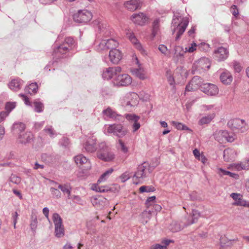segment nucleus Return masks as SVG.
<instances>
[{
	"label": "nucleus",
	"instance_id": "nucleus-7",
	"mask_svg": "<svg viewBox=\"0 0 249 249\" xmlns=\"http://www.w3.org/2000/svg\"><path fill=\"white\" fill-rule=\"evenodd\" d=\"M213 57L218 62L223 61L227 59L229 55L228 50L223 47H220L213 52Z\"/></svg>",
	"mask_w": 249,
	"mask_h": 249
},
{
	"label": "nucleus",
	"instance_id": "nucleus-62",
	"mask_svg": "<svg viewBox=\"0 0 249 249\" xmlns=\"http://www.w3.org/2000/svg\"><path fill=\"white\" fill-rule=\"evenodd\" d=\"M231 11L232 15L234 16H236L239 14L238 9L237 8V6L235 5H233L231 6Z\"/></svg>",
	"mask_w": 249,
	"mask_h": 249
},
{
	"label": "nucleus",
	"instance_id": "nucleus-19",
	"mask_svg": "<svg viewBox=\"0 0 249 249\" xmlns=\"http://www.w3.org/2000/svg\"><path fill=\"white\" fill-rule=\"evenodd\" d=\"M51 182L55 185V186L58 185V188L60 189L64 195H67V197L68 199H70L71 198V192L72 188L69 184H58L57 182L53 180H51Z\"/></svg>",
	"mask_w": 249,
	"mask_h": 249
},
{
	"label": "nucleus",
	"instance_id": "nucleus-38",
	"mask_svg": "<svg viewBox=\"0 0 249 249\" xmlns=\"http://www.w3.org/2000/svg\"><path fill=\"white\" fill-rule=\"evenodd\" d=\"M159 26H160V20L159 19H156L154 20L153 22L152 25V37H155L156 35L158 34V32L159 30Z\"/></svg>",
	"mask_w": 249,
	"mask_h": 249
},
{
	"label": "nucleus",
	"instance_id": "nucleus-18",
	"mask_svg": "<svg viewBox=\"0 0 249 249\" xmlns=\"http://www.w3.org/2000/svg\"><path fill=\"white\" fill-rule=\"evenodd\" d=\"M33 135L30 132L20 134L18 137V142L21 144H27L31 142L33 140Z\"/></svg>",
	"mask_w": 249,
	"mask_h": 249
},
{
	"label": "nucleus",
	"instance_id": "nucleus-58",
	"mask_svg": "<svg viewBox=\"0 0 249 249\" xmlns=\"http://www.w3.org/2000/svg\"><path fill=\"white\" fill-rule=\"evenodd\" d=\"M60 143L62 146L66 147L70 143L69 139L66 137H63L60 141Z\"/></svg>",
	"mask_w": 249,
	"mask_h": 249
},
{
	"label": "nucleus",
	"instance_id": "nucleus-63",
	"mask_svg": "<svg viewBox=\"0 0 249 249\" xmlns=\"http://www.w3.org/2000/svg\"><path fill=\"white\" fill-rule=\"evenodd\" d=\"M150 249H167V247L159 244H156L151 246Z\"/></svg>",
	"mask_w": 249,
	"mask_h": 249
},
{
	"label": "nucleus",
	"instance_id": "nucleus-60",
	"mask_svg": "<svg viewBox=\"0 0 249 249\" xmlns=\"http://www.w3.org/2000/svg\"><path fill=\"white\" fill-rule=\"evenodd\" d=\"M197 47L196 44L195 42H193L191 44V46L189 47L188 48H185V51H186V52L193 53L194 51L196 50V47Z\"/></svg>",
	"mask_w": 249,
	"mask_h": 249
},
{
	"label": "nucleus",
	"instance_id": "nucleus-4",
	"mask_svg": "<svg viewBox=\"0 0 249 249\" xmlns=\"http://www.w3.org/2000/svg\"><path fill=\"white\" fill-rule=\"evenodd\" d=\"M53 220L55 227V234L57 237H61L64 235V227L63 225L62 219L57 213H54Z\"/></svg>",
	"mask_w": 249,
	"mask_h": 249
},
{
	"label": "nucleus",
	"instance_id": "nucleus-3",
	"mask_svg": "<svg viewBox=\"0 0 249 249\" xmlns=\"http://www.w3.org/2000/svg\"><path fill=\"white\" fill-rule=\"evenodd\" d=\"M92 13L87 10H80L77 13L74 14L73 18L78 23H86L89 21L92 18Z\"/></svg>",
	"mask_w": 249,
	"mask_h": 249
},
{
	"label": "nucleus",
	"instance_id": "nucleus-14",
	"mask_svg": "<svg viewBox=\"0 0 249 249\" xmlns=\"http://www.w3.org/2000/svg\"><path fill=\"white\" fill-rule=\"evenodd\" d=\"M173 52V60L176 63L178 62L180 59L184 57V54L186 53V51H185L183 48L180 46H175Z\"/></svg>",
	"mask_w": 249,
	"mask_h": 249
},
{
	"label": "nucleus",
	"instance_id": "nucleus-64",
	"mask_svg": "<svg viewBox=\"0 0 249 249\" xmlns=\"http://www.w3.org/2000/svg\"><path fill=\"white\" fill-rule=\"evenodd\" d=\"M70 199H72L75 201V202L78 203L80 204H82V199L79 196H71Z\"/></svg>",
	"mask_w": 249,
	"mask_h": 249
},
{
	"label": "nucleus",
	"instance_id": "nucleus-59",
	"mask_svg": "<svg viewBox=\"0 0 249 249\" xmlns=\"http://www.w3.org/2000/svg\"><path fill=\"white\" fill-rule=\"evenodd\" d=\"M229 241L225 237H221L220 239V245L221 248H224L226 246H228L229 245L227 244Z\"/></svg>",
	"mask_w": 249,
	"mask_h": 249
},
{
	"label": "nucleus",
	"instance_id": "nucleus-25",
	"mask_svg": "<svg viewBox=\"0 0 249 249\" xmlns=\"http://www.w3.org/2000/svg\"><path fill=\"white\" fill-rule=\"evenodd\" d=\"M25 129V124L21 122L15 123L13 124L12 127V132L14 134H20L24 131Z\"/></svg>",
	"mask_w": 249,
	"mask_h": 249
},
{
	"label": "nucleus",
	"instance_id": "nucleus-54",
	"mask_svg": "<svg viewBox=\"0 0 249 249\" xmlns=\"http://www.w3.org/2000/svg\"><path fill=\"white\" fill-rule=\"evenodd\" d=\"M126 35L131 42L134 44H136L138 41L133 33L128 32L126 33Z\"/></svg>",
	"mask_w": 249,
	"mask_h": 249
},
{
	"label": "nucleus",
	"instance_id": "nucleus-6",
	"mask_svg": "<svg viewBox=\"0 0 249 249\" xmlns=\"http://www.w3.org/2000/svg\"><path fill=\"white\" fill-rule=\"evenodd\" d=\"M107 132L109 133H113L120 138L124 137L127 133L128 131L121 124H112L108 126Z\"/></svg>",
	"mask_w": 249,
	"mask_h": 249
},
{
	"label": "nucleus",
	"instance_id": "nucleus-13",
	"mask_svg": "<svg viewBox=\"0 0 249 249\" xmlns=\"http://www.w3.org/2000/svg\"><path fill=\"white\" fill-rule=\"evenodd\" d=\"M91 202L93 206L99 209H102L107 204V199L102 196H92Z\"/></svg>",
	"mask_w": 249,
	"mask_h": 249
},
{
	"label": "nucleus",
	"instance_id": "nucleus-45",
	"mask_svg": "<svg viewBox=\"0 0 249 249\" xmlns=\"http://www.w3.org/2000/svg\"><path fill=\"white\" fill-rule=\"evenodd\" d=\"M140 193H149L155 191V188L152 186H142L139 189Z\"/></svg>",
	"mask_w": 249,
	"mask_h": 249
},
{
	"label": "nucleus",
	"instance_id": "nucleus-31",
	"mask_svg": "<svg viewBox=\"0 0 249 249\" xmlns=\"http://www.w3.org/2000/svg\"><path fill=\"white\" fill-rule=\"evenodd\" d=\"M65 45L66 44L63 43L58 46L56 49L54 50L53 55L56 56L57 54L58 53L65 54L67 53L71 48L69 47H65Z\"/></svg>",
	"mask_w": 249,
	"mask_h": 249
},
{
	"label": "nucleus",
	"instance_id": "nucleus-29",
	"mask_svg": "<svg viewBox=\"0 0 249 249\" xmlns=\"http://www.w3.org/2000/svg\"><path fill=\"white\" fill-rule=\"evenodd\" d=\"M103 114L109 118L114 119V120H119L118 117L120 116L117 114L115 111H113L111 108L108 107L103 111Z\"/></svg>",
	"mask_w": 249,
	"mask_h": 249
},
{
	"label": "nucleus",
	"instance_id": "nucleus-9",
	"mask_svg": "<svg viewBox=\"0 0 249 249\" xmlns=\"http://www.w3.org/2000/svg\"><path fill=\"white\" fill-rule=\"evenodd\" d=\"M201 90L210 96H214L216 95L218 92V89L217 87L212 84L204 83L201 87Z\"/></svg>",
	"mask_w": 249,
	"mask_h": 249
},
{
	"label": "nucleus",
	"instance_id": "nucleus-61",
	"mask_svg": "<svg viewBox=\"0 0 249 249\" xmlns=\"http://www.w3.org/2000/svg\"><path fill=\"white\" fill-rule=\"evenodd\" d=\"M200 51H207L209 48V45L205 43H201L197 46Z\"/></svg>",
	"mask_w": 249,
	"mask_h": 249
},
{
	"label": "nucleus",
	"instance_id": "nucleus-57",
	"mask_svg": "<svg viewBox=\"0 0 249 249\" xmlns=\"http://www.w3.org/2000/svg\"><path fill=\"white\" fill-rule=\"evenodd\" d=\"M44 131L45 132L48 133L51 137H53L56 135L52 126H50L47 128L46 127L44 129Z\"/></svg>",
	"mask_w": 249,
	"mask_h": 249
},
{
	"label": "nucleus",
	"instance_id": "nucleus-17",
	"mask_svg": "<svg viewBox=\"0 0 249 249\" xmlns=\"http://www.w3.org/2000/svg\"><path fill=\"white\" fill-rule=\"evenodd\" d=\"M126 119L131 123H133L132 124L133 131L135 132L140 127V124L138 122L140 117L132 114H127L125 116Z\"/></svg>",
	"mask_w": 249,
	"mask_h": 249
},
{
	"label": "nucleus",
	"instance_id": "nucleus-50",
	"mask_svg": "<svg viewBox=\"0 0 249 249\" xmlns=\"http://www.w3.org/2000/svg\"><path fill=\"white\" fill-rule=\"evenodd\" d=\"M16 107L15 102H7L5 107L6 111L9 113Z\"/></svg>",
	"mask_w": 249,
	"mask_h": 249
},
{
	"label": "nucleus",
	"instance_id": "nucleus-28",
	"mask_svg": "<svg viewBox=\"0 0 249 249\" xmlns=\"http://www.w3.org/2000/svg\"><path fill=\"white\" fill-rule=\"evenodd\" d=\"M152 211L151 210H145L140 214L141 222L145 225L150 219L152 216Z\"/></svg>",
	"mask_w": 249,
	"mask_h": 249
},
{
	"label": "nucleus",
	"instance_id": "nucleus-34",
	"mask_svg": "<svg viewBox=\"0 0 249 249\" xmlns=\"http://www.w3.org/2000/svg\"><path fill=\"white\" fill-rule=\"evenodd\" d=\"M235 168L238 171L249 169V160L235 164Z\"/></svg>",
	"mask_w": 249,
	"mask_h": 249
},
{
	"label": "nucleus",
	"instance_id": "nucleus-16",
	"mask_svg": "<svg viewBox=\"0 0 249 249\" xmlns=\"http://www.w3.org/2000/svg\"><path fill=\"white\" fill-rule=\"evenodd\" d=\"M110 61L113 64H118L122 58V53L118 49L110 50L109 53Z\"/></svg>",
	"mask_w": 249,
	"mask_h": 249
},
{
	"label": "nucleus",
	"instance_id": "nucleus-47",
	"mask_svg": "<svg viewBox=\"0 0 249 249\" xmlns=\"http://www.w3.org/2000/svg\"><path fill=\"white\" fill-rule=\"evenodd\" d=\"M50 191L53 198L58 199L61 197V193L57 189L54 187H51L50 188Z\"/></svg>",
	"mask_w": 249,
	"mask_h": 249
},
{
	"label": "nucleus",
	"instance_id": "nucleus-37",
	"mask_svg": "<svg viewBox=\"0 0 249 249\" xmlns=\"http://www.w3.org/2000/svg\"><path fill=\"white\" fill-rule=\"evenodd\" d=\"M113 172V169L112 168H109L107 170L100 176L98 180V182L100 183L106 181L109 176L111 175Z\"/></svg>",
	"mask_w": 249,
	"mask_h": 249
},
{
	"label": "nucleus",
	"instance_id": "nucleus-24",
	"mask_svg": "<svg viewBox=\"0 0 249 249\" xmlns=\"http://www.w3.org/2000/svg\"><path fill=\"white\" fill-rule=\"evenodd\" d=\"M232 76L228 71H225L221 73L220 76L221 82L225 85L230 84L232 81Z\"/></svg>",
	"mask_w": 249,
	"mask_h": 249
},
{
	"label": "nucleus",
	"instance_id": "nucleus-23",
	"mask_svg": "<svg viewBox=\"0 0 249 249\" xmlns=\"http://www.w3.org/2000/svg\"><path fill=\"white\" fill-rule=\"evenodd\" d=\"M141 3L140 0H130L124 2V5L127 9L133 11L140 8Z\"/></svg>",
	"mask_w": 249,
	"mask_h": 249
},
{
	"label": "nucleus",
	"instance_id": "nucleus-21",
	"mask_svg": "<svg viewBox=\"0 0 249 249\" xmlns=\"http://www.w3.org/2000/svg\"><path fill=\"white\" fill-rule=\"evenodd\" d=\"M223 159L226 162H231L233 161L236 157L235 151L231 148H227L223 151Z\"/></svg>",
	"mask_w": 249,
	"mask_h": 249
},
{
	"label": "nucleus",
	"instance_id": "nucleus-1",
	"mask_svg": "<svg viewBox=\"0 0 249 249\" xmlns=\"http://www.w3.org/2000/svg\"><path fill=\"white\" fill-rule=\"evenodd\" d=\"M157 165V164H151L147 162H144L139 165L133 176V179L134 181H136V184L142 183L148 180Z\"/></svg>",
	"mask_w": 249,
	"mask_h": 249
},
{
	"label": "nucleus",
	"instance_id": "nucleus-15",
	"mask_svg": "<svg viewBox=\"0 0 249 249\" xmlns=\"http://www.w3.org/2000/svg\"><path fill=\"white\" fill-rule=\"evenodd\" d=\"M188 20L187 18H182V21L180 22L179 24H178L176 27V29L178 30L177 34L175 37L176 41L178 40L182 35L185 31L188 25Z\"/></svg>",
	"mask_w": 249,
	"mask_h": 249
},
{
	"label": "nucleus",
	"instance_id": "nucleus-46",
	"mask_svg": "<svg viewBox=\"0 0 249 249\" xmlns=\"http://www.w3.org/2000/svg\"><path fill=\"white\" fill-rule=\"evenodd\" d=\"M180 18L181 17L179 16H174L172 22V27H174V28L172 29L173 34L175 32L176 27H177L178 25L180 24L179 18Z\"/></svg>",
	"mask_w": 249,
	"mask_h": 249
},
{
	"label": "nucleus",
	"instance_id": "nucleus-52",
	"mask_svg": "<svg viewBox=\"0 0 249 249\" xmlns=\"http://www.w3.org/2000/svg\"><path fill=\"white\" fill-rule=\"evenodd\" d=\"M9 180L10 181L16 184H19L21 181L20 178L15 175H12L9 178Z\"/></svg>",
	"mask_w": 249,
	"mask_h": 249
},
{
	"label": "nucleus",
	"instance_id": "nucleus-41",
	"mask_svg": "<svg viewBox=\"0 0 249 249\" xmlns=\"http://www.w3.org/2000/svg\"><path fill=\"white\" fill-rule=\"evenodd\" d=\"M218 173L220 176L228 175L234 178H237L239 177L238 175L236 174L231 173L228 171H226L222 168L219 169Z\"/></svg>",
	"mask_w": 249,
	"mask_h": 249
},
{
	"label": "nucleus",
	"instance_id": "nucleus-26",
	"mask_svg": "<svg viewBox=\"0 0 249 249\" xmlns=\"http://www.w3.org/2000/svg\"><path fill=\"white\" fill-rule=\"evenodd\" d=\"M215 135H218L224 138L228 142H232L234 140V135L232 133H230L227 130H221Z\"/></svg>",
	"mask_w": 249,
	"mask_h": 249
},
{
	"label": "nucleus",
	"instance_id": "nucleus-39",
	"mask_svg": "<svg viewBox=\"0 0 249 249\" xmlns=\"http://www.w3.org/2000/svg\"><path fill=\"white\" fill-rule=\"evenodd\" d=\"M191 216L192 219L191 222H188L187 225H191L196 223L200 216V213L197 210H193L191 213Z\"/></svg>",
	"mask_w": 249,
	"mask_h": 249
},
{
	"label": "nucleus",
	"instance_id": "nucleus-35",
	"mask_svg": "<svg viewBox=\"0 0 249 249\" xmlns=\"http://www.w3.org/2000/svg\"><path fill=\"white\" fill-rule=\"evenodd\" d=\"M107 46V49L108 50H115L118 46V43L113 39H109L105 40Z\"/></svg>",
	"mask_w": 249,
	"mask_h": 249
},
{
	"label": "nucleus",
	"instance_id": "nucleus-32",
	"mask_svg": "<svg viewBox=\"0 0 249 249\" xmlns=\"http://www.w3.org/2000/svg\"><path fill=\"white\" fill-rule=\"evenodd\" d=\"M38 89V86L36 83H33L25 88V91L30 94L32 93H36Z\"/></svg>",
	"mask_w": 249,
	"mask_h": 249
},
{
	"label": "nucleus",
	"instance_id": "nucleus-51",
	"mask_svg": "<svg viewBox=\"0 0 249 249\" xmlns=\"http://www.w3.org/2000/svg\"><path fill=\"white\" fill-rule=\"evenodd\" d=\"M118 143L119 148L121 151L124 153H127L128 151V148L125 145L124 142L121 139L118 140Z\"/></svg>",
	"mask_w": 249,
	"mask_h": 249
},
{
	"label": "nucleus",
	"instance_id": "nucleus-33",
	"mask_svg": "<svg viewBox=\"0 0 249 249\" xmlns=\"http://www.w3.org/2000/svg\"><path fill=\"white\" fill-rule=\"evenodd\" d=\"M214 118L213 114H209L202 117L198 121V124L201 125L209 124Z\"/></svg>",
	"mask_w": 249,
	"mask_h": 249
},
{
	"label": "nucleus",
	"instance_id": "nucleus-44",
	"mask_svg": "<svg viewBox=\"0 0 249 249\" xmlns=\"http://www.w3.org/2000/svg\"><path fill=\"white\" fill-rule=\"evenodd\" d=\"M35 107V110L37 112H41L43 111L44 105L43 104L37 101H35L33 103Z\"/></svg>",
	"mask_w": 249,
	"mask_h": 249
},
{
	"label": "nucleus",
	"instance_id": "nucleus-11",
	"mask_svg": "<svg viewBox=\"0 0 249 249\" xmlns=\"http://www.w3.org/2000/svg\"><path fill=\"white\" fill-rule=\"evenodd\" d=\"M228 125L233 130H241L245 127L246 125L245 121L244 120L236 118L230 120Z\"/></svg>",
	"mask_w": 249,
	"mask_h": 249
},
{
	"label": "nucleus",
	"instance_id": "nucleus-2",
	"mask_svg": "<svg viewBox=\"0 0 249 249\" xmlns=\"http://www.w3.org/2000/svg\"><path fill=\"white\" fill-rule=\"evenodd\" d=\"M97 157L105 162H111L115 158V154L111 147L105 142L99 143Z\"/></svg>",
	"mask_w": 249,
	"mask_h": 249
},
{
	"label": "nucleus",
	"instance_id": "nucleus-42",
	"mask_svg": "<svg viewBox=\"0 0 249 249\" xmlns=\"http://www.w3.org/2000/svg\"><path fill=\"white\" fill-rule=\"evenodd\" d=\"M92 189L93 190L100 193L107 192L110 191V188H109L108 187L99 186L98 185L96 184H95L94 186L92 187Z\"/></svg>",
	"mask_w": 249,
	"mask_h": 249
},
{
	"label": "nucleus",
	"instance_id": "nucleus-48",
	"mask_svg": "<svg viewBox=\"0 0 249 249\" xmlns=\"http://www.w3.org/2000/svg\"><path fill=\"white\" fill-rule=\"evenodd\" d=\"M233 205L242 206L244 207H247L249 208V202L246 201V200L239 198L236 201L233 203Z\"/></svg>",
	"mask_w": 249,
	"mask_h": 249
},
{
	"label": "nucleus",
	"instance_id": "nucleus-20",
	"mask_svg": "<svg viewBox=\"0 0 249 249\" xmlns=\"http://www.w3.org/2000/svg\"><path fill=\"white\" fill-rule=\"evenodd\" d=\"M74 161L76 164L79 165H83L84 164L87 166H84V167L86 169L90 168V162L89 160L82 154H79L74 157Z\"/></svg>",
	"mask_w": 249,
	"mask_h": 249
},
{
	"label": "nucleus",
	"instance_id": "nucleus-55",
	"mask_svg": "<svg viewBox=\"0 0 249 249\" xmlns=\"http://www.w3.org/2000/svg\"><path fill=\"white\" fill-rule=\"evenodd\" d=\"M63 43L68 45V47L71 48L74 43V41L72 37H68L65 38Z\"/></svg>",
	"mask_w": 249,
	"mask_h": 249
},
{
	"label": "nucleus",
	"instance_id": "nucleus-22",
	"mask_svg": "<svg viewBox=\"0 0 249 249\" xmlns=\"http://www.w3.org/2000/svg\"><path fill=\"white\" fill-rule=\"evenodd\" d=\"M132 20L138 25H143L147 20V17L143 13L133 14L131 16Z\"/></svg>",
	"mask_w": 249,
	"mask_h": 249
},
{
	"label": "nucleus",
	"instance_id": "nucleus-27",
	"mask_svg": "<svg viewBox=\"0 0 249 249\" xmlns=\"http://www.w3.org/2000/svg\"><path fill=\"white\" fill-rule=\"evenodd\" d=\"M23 81L20 79H15L9 83V88L13 90L17 91L20 89Z\"/></svg>",
	"mask_w": 249,
	"mask_h": 249
},
{
	"label": "nucleus",
	"instance_id": "nucleus-12",
	"mask_svg": "<svg viewBox=\"0 0 249 249\" xmlns=\"http://www.w3.org/2000/svg\"><path fill=\"white\" fill-rule=\"evenodd\" d=\"M96 139L92 136L91 138H89L85 143L84 144V149L85 151L89 153H93L95 152L97 147H96Z\"/></svg>",
	"mask_w": 249,
	"mask_h": 249
},
{
	"label": "nucleus",
	"instance_id": "nucleus-5",
	"mask_svg": "<svg viewBox=\"0 0 249 249\" xmlns=\"http://www.w3.org/2000/svg\"><path fill=\"white\" fill-rule=\"evenodd\" d=\"M210 67L209 59L206 57H203L196 61L192 68V73H195L196 71L201 72L208 70Z\"/></svg>",
	"mask_w": 249,
	"mask_h": 249
},
{
	"label": "nucleus",
	"instance_id": "nucleus-8",
	"mask_svg": "<svg viewBox=\"0 0 249 249\" xmlns=\"http://www.w3.org/2000/svg\"><path fill=\"white\" fill-rule=\"evenodd\" d=\"M202 83V79L199 76H195L186 86L185 90L187 91H195L198 88L201 89V87L203 85Z\"/></svg>",
	"mask_w": 249,
	"mask_h": 249
},
{
	"label": "nucleus",
	"instance_id": "nucleus-30",
	"mask_svg": "<svg viewBox=\"0 0 249 249\" xmlns=\"http://www.w3.org/2000/svg\"><path fill=\"white\" fill-rule=\"evenodd\" d=\"M132 72L133 74L141 80H144L146 78L145 75L144 70L142 68L139 67V68L133 69Z\"/></svg>",
	"mask_w": 249,
	"mask_h": 249
},
{
	"label": "nucleus",
	"instance_id": "nucleus-43",
	"mask_svg": "<svg viewBox=\"0 0 249 249\" xmlns=\"http://www.w3.org/2000/svg\"><path fill=\"white\" fill-rule=\"evenodd\" d=\"M32 220L30 224V227L31 230L33 231V232H36V230L37 225V220L36 218V216L35 215H32Z\"/></svg>",
	"mask_w": 249,
	"mask_h": 249
},
{
	"label": "nucleus",
	"instance_id": "nucleus-49",
	"mask_svg": "<svg viewBox=\"0 0 249 249\" xmlns=\"http://www.w3.org/2000/svg\"><path fill=\"white\" fill-rule=\"evenodd\" d=\"M97 49L99 52H102L108 50V49H107V46L105 40H102V41L98 45Z\"/></svg>",
	"mask_w": 249,
	"mask_h": 249
},
{
	"label": "nucleus",
	"instance_id": "nucleus-36",
	"mask_svg": "<svg viewBox=\"0 0 249 249\" xmlns=\"http://www.w3.org/2000/svg\"><path fill=\"white\" fill-rule=\"evenodd\" d=\"M114 75H115L113 72V70L111 67L106 69V71L102 74L103 78L107 80L110 79Z\"/></svg>",
	"mask_w": 249,
	"mask_h": 249
},
{
	"label": "nucleus",
	"instance_id": "nucleus-56",
	"mask_svg": "<svg viewBox=\"0 0 249 249\" xmlns=\"http://www.w3.org/2000/svg\"><path fill=\"white\" fill-rule=\"evenodd\" d=\"M130 177V174L128 172H125L120 177V178L122 182H124L129 179Z\"/></svg>",
	"mask_w": 249,
	"mask_h": 249
},
{
	"label": "nucleus",
	"instance_id": "nucleus-40",
	"mask_svg": "<svg viewBox=\"0 0 249 249\" xmlns=\"http://www.w3.org/2000/svg\"><path fill=\"white\" fill-rule=\"evenodd\" d=\"M172 124L178 130H188L190 132L192 131L188 127L181 123L172 121Z\"/></svg>",
	"mask_w": 249,
	"mask_h": 249
},
{
	"label": "nucleus",
	"instance_id": "nucleus-53",
	"mask_svg": "<svg viewBox=\"0 0 249 249\" xmlns=\"http://www.w3.org/2000/svg\"><path fill=\"white\" fill-rule=\"evenodd\" d=\"M170 229L172 232H175L180 231L181 227L178 223H173L170 225Z\"/></svg>",
	"mask_w": 249,
	"mask_h": 249
},
{
	"label": "nucleus",
	"instance_id": "nucleus-10",
	"mask_svg": "<svg viewBox=\"0 0 249 249\" xmlns=\"http://www.w3.org/2000/svg\"><path fill=\"white\" fill-rule=\"evenodd\" d=\"M115 84L117 86H127L132 82L131 77L126 74L117 75L115 78Z\"/></svg>",
	"mask_w": 249,
	"mask_h": 249
}]
</instances>
